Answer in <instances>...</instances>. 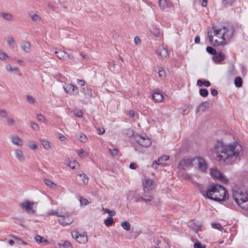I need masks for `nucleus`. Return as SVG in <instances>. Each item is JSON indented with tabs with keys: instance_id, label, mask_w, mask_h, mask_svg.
<instances>
[{
	"instance_id": "1",
	"label": "nucleus",
	"mask_w": 248,
	"mask_h": 248,
	"mask_svg": "<svg viewBox=\"0 0 248 248\" xmlns=\"http://www.w3.org/2000/svg\"><path fill=\"white\" fill-rule=\"evenodd\" d=\"M214 152L218 160L227 162L239 160L243 153L242 146L238 142L225 144L221 141H217L215 144Z\"/></svg>"
},
{
	"instance_id": "2",
	"label": "nucleus",
	"mask_w": 248,
	"mask_h": 248,
	"mask_svg": "<svg viewBox=\"0 0 248 248\" xmlns=\"http://www.w3.org/2000/svg\"><path fill=\"white\" fill-rule=\"evenodd\" d=\"M203 196L212 200L221 202L228 198V194L225 188L218 184H213L208 186Z\"/></svg>"
},
{
	"instance_id": "3",
	"label": "nucleus",
	"mask_w": 248,
	"mask_h": 248,
	"mask_svg": "<svg viewBox=\"0 0 248 248\" xmlns=\"http://www.w3.org/2000/svg\"><path fill=\"white\" fill-rule=\"evenodd\" d=\"M232 197L237 204L244 210H248V195L242 188L234 187L232 188Z\"/></svg>"
},
{
	"instance_id": "4",
	"label": "nucleus",
	"mask_w": 248,
	"mask_h": 248,
	"mask_svg": "<svg viewBox=\"0 0 248 248\" xmlns=\"http://www.w3.org/2000/svg\"><path fill=\"white\" fill-rule=\"evenodd\" d=\"M234 30L232 28L223 27L222 29H220V32L219 34H220V37L218 41L216 39V42H217V45H224L226 44V40L230 39L233 36Z\"/></svg>"
},
{
	"instance_id": "5",
	"label": "nucleus",
	"mask_w": 248,
	"mask_h": 248,
	"mask_svg": "<svg viewBox=\"0 0 248 248\" xmlns=\"http://www.w3.org/2000/svg\"><path fill=\"white\" fill-rule=\"evenodd\" d=\"M194 167L200 172H205L208 168V165L203 158L198 156L194 157Z\"/></svg>"
},
{
	"instance_id": "6",
	"label": "nucleus",
	"mask_w": 248,
	"mask_h": 248,
	"mask_svg": "<svg viewBox=\"0 0 248 248\" xmlns=\"http://www.w3.org/2000/svg\"><path fill=\"white\" fill-rule=\"evenodd\" d=\"M20 207L28 214H34L36 210L37 203L27 200L20 204Z\"/></svg>"
},
{
	"instance_id": "7",
	"label": "nucleus",
	"mask_w": 248,
	"mask_h": 248,
	"mask_svg": "<svg viewBox=\"0 0 248 248\" xmlns=\"http://www.w3.org/2000/svg\"><path fill=\"white\" fill-rule=\"evenodd\" d=\"M213 31H208V34L209 38V42L212 45L214 46H219L220 45H217V42H216V39L219 40L220 38V34H219L220 32V29H216L215 27H213Z\"/></svg>"
},
{
	"instance_id": "8",
	"label": "nucleus",
	"mask_w": 248,
	"mask_h": 248,
	"mask_svg": "<svg viewBox=\"0 0 248 248\" xmlns=\"http://www.w3.org/2000/svg\"><path fill=\"white\" fill-rule=\"evenodd\" d=\"M194 166V157L182 160L178 165V168L186 170Z\"/></svg>"
},
{
	"instance_id": "9",
	"label": "nucleus",
	"mask_w": 248,
	"mask_h": 248,
	"mask_svg": "<svg viewBox=\"0 0 248 248\" xmlns=\"http://www.w3.org/2000/svg\"><path fill=\"white\" fill-rule=\"evenodd\" d=\"M143 189L144 193H149L151 190L155 188L156 184L154 181L150 178H145L143 181Z\"/></svg>"
},
{
	"instance_id": "10",
	"label": "nucleus",
	"mask_w": 248,
	"mask_h": 248,
	"mask_svg": "<svg viewBox=\"0 0 248 248\" xmlns=\"http://www.w3.org/2000/svg\"><path fill=\"white\" fill-rule=\"evenodd\" d=\"M72 237L77 241V242L80 244H86L88 241V238L86 233L80 234L78 232H73L71 234Z\"/></svg>"
},
{
	"instance_id": "11",
	"label": "nucleus",
	"mask_w": 248,
	"mask_h": 248,
	"mask_svg": "<svg viewBox=\"0 0 248 248\" xmlns=\"http://www.w3.org/2000/svg\"><path fill=\"white\" fill-rule=\"evenodd\" d=\"M210 174L216 179H217L224 183H227L228 180L223 176V175L216 168H211L210 169Z\"/></svg>"
},
{
	"instance_id": "12",
	"label": "nucleus",
	"mask_w": 248,
	"mask_h": 248,
	"mask_svg": "<svg viewBox=\"0 0 248 248\" xmlns=\"http://www.w3.org/2000/svg\"><path fill=\"white\" fill-rule=\"evenodd\" d=\"M136 141L140 145L144 147H148L152 144L151 140L146 135L140 136L139 139H137Z\"/></svg>"
},
{
	"instance_id": "13",
	"label": "nucleus",
	"mask_w": 248,
	"mask_h": 248,
	"mask_svg": "<svg viewBox=\"0 0 248 248\" xmlns=\"http://www.w3.org/2000/svg\"><path fill=\"white\" fill-rule=\"evenodd\" d=\"M169 159V156L168 155H163L159 157L157 161H155L153 162L152 165V167L153 168H157V166H166L167 163L166 161Z\"/></svg>"
},
{
	"instance_id": "14",
	"label": "nucleus",
	"mask_w": 248,
	"mask_h": 248,
	"mask_svg": "<svg viewBox=\"0 0 248 248\" xmlns=\"http://www.w3.org/2000/svg\"><path fill=\"white\" fill-rule=\"evenodd\" d=\"M64 91L70 95H76L78 94V87L72 84H67L63 86Z\"/></svg>"
},
{
	"instance_id": "15",
	"label": "nucleus",
	"mask_w": 248,
	"mask_h": 248,
	"mask_svg": "<svg viewBox=\"0 0 248 248\" xmlns=\"http://www.w3.org/2000/svg\"><path fill=\"white\" fill-rule=\"evenodd\" d=\"M60 218L59 219V223L63 226L70 224L73 222L72 218L70 217L68 213H66L65 215L60 216Z\"/></svg>"
},
{
	"instance_id": "16",
	"label": "nucleus",
	"mask_w": 248,
	"mask_h": 248,
	"mask_svg": "<svg viewBox=\"0 0 248 248\" xmlns=\"http://www.w3.org/2000/svg\"><path fill=\"white\" fill-rule=\"evenodd\" d=\"M55 53L60 60H67L66 58L69 57L70 60L73 61V57H69L68 54L64 51L62 50L56 51Z\"/></svg>"
},
{
	"instance_id": "17",
	"label": "nucleus",
	"mask_w": 248,
	"mask_h": 248,
	"mask_svg": "<svg viewBox=\"0 0 248 248\" xmlns=\"http://www.w3.org/2000/svg\"><path fill=\"white\" fill-rule=\"evenodd\" d=\"M5 68L7 70V71L9 72L13 73L18 76L21 75V73L19 71V68L16 66H12L11 65L8 64L6 65Z\"/></svg>"
},
{
	"instance_id": "18",
	"label": "nucleus",
	"mask_w": 248,
	"mask_h": 248,
	"mask_svg": "<svg viewBox=\"0 0 248 248\" xmlns=\"http://www.w3.org/2000/svg\"><path fill=\"white\" fill-rule=\"evenodd\" d=\"M225 55L221 52L218 53H216L215 55L213 56V59L215 62H220L225 60Z\"/></svg>"
},
{
	"instance_id": "19",
	"label": "nucleus",
	"mask_w": 248,
	"mask_h": 248,
	"mask_svg": "<svg viewBox=\"0 0 248 248\" xmlns=\"http://www.w3.org/2000/svg\"><path fill=\"white\" fill-rule=\"evenodd\" d=\"M11 141L14 144L18 146H21L23 144L22 140L19 136L16 135H14L12 136Z\"/></svg>"
},
{
	"instance_id": "20",
	"label": "nucleus",
	"mask_w": 248,
	"mask_h": 248,
	"mask_svg": "<svg viewBox=\"0 0 248 248\" xmlns=\"http://www.w3.org/2000/svg\"><path fill=\"white\" fill-rule=\"evenodd\" d=\"M153 99L156 102H161L163 99V95L159 91L155 90L153 94Z\"/></svg>"
},
{
	"instance_id": "21",
	"label": "nucleus",
	"mask_w": 248,
	"mask_h": 248,
	"mask_svg": "<svg viewBox=\"0 0 248 248\" xmlns=\"http://www.w3.org/2000/svg\"><path fill=\"white\" fill-rule=\"evenodd\" d=\"M158 52L159 55L163 58H166L168 56L167 49L163 45L159 47Z\"/></svg>"
},
{
	"instance_id": "22",
	"label": "nucleus",
	"mask_w": 248,
	"mask_h": 248,
	"mask_svg": "<svg viewBox=\"0 0 248 248\" xmlns=\"http://www.w3.org/2000/svg\"><path fill=\"white\" fill-rule=\"evenodd\" d=\"M22 49L25 52H30L31 51V45L28 42H23L21 44Z\"/></svg>"
},
{
	"instance_id": "23",
	"label": "nucleus",
	"mask_w": 248,
	"mask_h": 248,
	"mask_svg": "<svg viewBox=\"0 0 248 248\" xmlns=\"http://www.w3.org/2000/svg\"><path fill=\"white\" fill-rule=\"evenodd\" d=\"M208 103L207 102L202 103L197 108L196 110V113L200 112L201 111L204 112L208 107Z\"/></svg>"
},
{
	"instance_id": "24",
	"label": "nucleus",
	"mask_w": 248,
	"mask_h": 248,
	"mask_svg": "<svg viewBox=\"0 0 248 248\" xmlns=\"http://www.w3.org/2000/svg\"><path fill=\"white\" fill-rule=\"evenodd\" d=\"M148 193H144L142 196L140 197V199L144 202H151L153 199V197L151 195L147 194Z\"/></svg>"
},
{
	"instance_id": "25",
	"label": "nucleus",
	"mask_w": 248,
	"mask_h": 248,
	"mask_svg": "<svg viewBox=\"0 0 248 248\" xmlns=\"http://www.w3.org/2000/svg\"><path fill=\"white\" fill-rule=\"evenodd\" d=\"M159 5L160 9L162 10H165L169 6L166 0H159Z\"/></svg>"
},
{
	"instance_id": "26",
	"label": "nucleus",
	"mask_w": 248,
	"mask_h": 248,
	"mask_svg": "<svg viewBox=\"0 0 248 248\" xmlns=\"http://www.w3.org/2000/svg\"><path fill=\"white\" fill-rule=\"evenodd\" d=\"M40 142L43 147L46 150H48L51 148L50 143L47 140L41 139Z\"/></svg>"
},
{
	"instance_id": "27",
	"label": "nucleus",
	"mask_w": 248,
	"mask_h": 248,
	"mask_svg": "<svg viewBox=\"0 0 248 248\" xmlns=\"http://www.w3.org/2000/svg\"><path fill=\"white\" fill-rule=\"evenodd\" d=\"M15 154L16 157L19 160L22 161L24 159V156L23 153L21 150H15Z\"/></svg>"
},
{
	"instance_id": "28",
	"label": "nucleus",
	"mask_w": 248,
	"mask_h": 248,
	"mask_svg": "<svg viewBox=\"0 0 248 248\" xmlns=\"http://www.w3.org/2000/svg\"><path fill=\"white\" fill-rule=\"evenodd\" d=\"M192 183L195 187L197 188L201 191L202 195L203 193L206 192V191L204 190L203 186L202 185L199 184L194 181H192Z\"/></svg>"
},
{
	"instance_id": "29",
	"label": "nucleus",
	"mask_w": 248,
	"mask_h": 248,
	"mask_svg": "<svg viewBox=\"0 0 248 248\" xmlns=\"http://www.w3.org/2000/svg\"><path fill=\"white\" fill-rule=\"evenodd\" d=\"M67 165L71 169H75L77 166H79V164L77 161L73 160L69 161L67 163Z\"/></svg>"
},
{
	"instance_id": "30",
	"label": "nucleus",
	"mask_w": 248,
	"mask_h": 248,
	"mask_svg": "<svg viewBox=\"0 0 248 248\" xmlns=\"http://www.w3.org/2000/svg\"><path fill=\"white\" fill-rule=\"evenodd\" d=\"M0 16L7 20L10 21L13 20V16L9 13H1L0 14Z\"/></svg>"
},
{
	"instance_id": "31",
	"label": "nucleus",
	"mask_w": 248,
	"mask_h": 248,
	"mask_svg": "<svg viewBox=\"0 0 248 248\" xmlns=\"http://www.w3.org/2000/svg\"><path fill=\"white\" fill-rule=\"evenodd\" d=\"M211 226L213 228L217 229L220 231H222V230L223 229V228L221 225V224L217 222H213L211 224Z\"/></svg>"
},
{
	"instance_id": "32",
	"label": "nucleus",
	"mask_w": 248,
	"mask_h": 248,
	"mask_svg": "<svg viewBox=\"0 0 248 248\" xmlns=\"http://www.w3.org/2000/svg\"><path fill=\"white\" fill-rule=\"evenodd\" d=\"M234 84L237 87H240L242 85V79L241 78L237 77L234 80Z\"/></svg>"
},
{
	"instance_id": "33",
	"label": "nucleus",
	"mask_w": 248,
	"mask_h": 248,
	"mask_svg": "<svg viewBox=\"0 0 248 248\" xmlns=\"http://www.w3.org/2000/svg\"><path fill=\"white\" fill-rule=\"evenodd\" d=\"M81 92H83L86 95L90 96L92 94L91 89L88 87L87 86L83 87Z\"/></svg>"
},
{
	"instance_id": "34",
	"label": "nucleus",
	"mask_w": 248,
	"mask_h": 248,
	"mask_svg": "<svg viewBox=\"0 0 248 248\" xmlns=\"http://www.w3.org/2000/svg\"><path fill=\"white\" fill-rule=\"evenodd\" d=\"M45 182L46 185L51 188H55L56 187V185L49 179H45Z\"/></svg>"
},
{
	"instance_id": "35",
	"label": "nucleus",
	"mask_w": 248,
	"mask_h": 248,
	"mask_svg": "<svg viewBox=\"0 0 248 248\" xmlns=\"http://www.w3.org/2000/svg\"><path fill=\"white\" fill-rule=\"evenodd\" d=\"M7 41L10 47L13 48L14 47L15 40L13 37L10 36L8 37Z\"/></svg>"
},
{
	"instance_id": "36",
	"label": "nucleus",
	"mask_w": 248,
	"mask_h": 248,
	"mask_svg": "<svg viewBox=\"0 0 248 248\" xmlns=\"http://www.w3.org/2000/svg\"><path fill=\"white\" fill-rule=\"evenodd\" d=\"M79 177H82L83 183L85 184H87L89 181V178L85 173H79L78 174Z\"/></svg>"
},
{
	"instance_id": "37",
	"label": "nucleus",
	"mask_w": 248,
	"mask_h": 248,
	"mask_svg": "<svg viewBox=\"0 0 248 248\" xmlns=\"http://www.w3.org/2000/svg\"><path fill=\"white\" fill-rule=\"evenodd\" d=\"M122 227L126 231L130 230V224L128 221H124L122 223Z\"/></svg>"
},
{
	"instance_id": "38",
	"label": "nucleus",
	"mask_w": 248,
	"mask_h": 248,
	"mask_svg": "<svg viewBox=\"0 0 248 248\" xmlns=\"http://www.w3.org/2000/svg\"><path fill=\"white\" fill-rule=\"evenodd\" d=\"M200 94L203 97H206L208 95V91L206 89H201L199 91Z\"/></svg>"
},
{
	"instance_id": "39",
	"label": "nucleus",
	"mask_w": 248,
	"mask_h": 248,
	"mask_svg": "<svg viewBox=\"0 0 248 248\" xmlns=\"http://www.w3.org/2000/svg\"><path fill=\"white\" fill-rule=\"evenodd\" d=\"M113 218L111 217H108L105 220V224L107 226H110L113 223Z\"/></svg>"
},
{
	"instance_id": "40",
	"label": "nucleus",
	"mask_w": 248,
	"mask_h": 248,
	"mask_svg": "<svg viewBox=\"0 0 248 248\" xmlns=\"http://www.w3.org/2000/svg\"><path fill=\"white\" fill-rule=\"evenodd\" d=\"M77 153L80 157H84L87 155V153L83 149H79L77 151Z\"/></svg>"
},
{
	"instance_id": "41",
	"label": "nucleus",
	"mask_w": 248,
	"mask_h": 248,
	"mask_svg": "<svg viewBox=\"0 0 248 248\" xmlns=\"http://www.w3.org/2000/svg\"><path fill=\"white\" fill-rule=\"evenodd\" d=\"M71 247V244L68 241L64 242L62 245H59V248H69Z\"/></svg>"
},
{
	"instance_id": "42",
	"label": "nucleus",
	"mask_w": 248,
	"mask_h": 248,
	"mask_svg": "<svg viewBox=\"0 0 248 248\" xmlns=\"http://www.w3.org/2000/svg\"><path fill=\"white\" fill-rule=\"evenodd\" d=\"M13 237L15 239V242L16 244L20 245V244H24V245H27V243L23 241L22 240L17 238L16 237L13 236Z\"/></svg>"
},
{
	"instance_id": "43",
	"label": "nucleus",
	"mask_w": 248,
	"mask_h": 248,
	"mask_svg": "<svg viewBox=\"0 0 248 248\" xmlns=\"http://www.w3.org/2000/svg\"><path fill=\"white\" fill-rule=\"evenodd\" d=\"M103 210L105 211V213H107L110 216L113 217L115 215V212L113 210H110L108 209H105L103 208Z\"/></svg>"
},
{
	"instance_id": "44",
	"label": "nucleus",
	"mask_w": 248,
	"mask_h": 248,
	"mask_svg": "<svg viewBox=\"0 0 248 248\" xmlns=\"http://www.w3.org/2000/svg\"><path fill=\"white\" fill-rule=\"evenodd\" d=\"M47 215L49 216L51 215H55L57 217L62 216V215L60 214L59 212H56L54 210H50L47 212Z\"/></svg>"
},
{
	"instance_id": "45",
	"label": "nucleus",
	"mask_w": 248,
	"mask_h": 248,
	"mask_svg": "<svg viewBox=\"0 0 248 248\" xmlns=\"http://www.w3.org/2000/svg\"><path fill=\"white\" fill-rule=\"evenodd\" d=\"M35 240L36 241V242H38L39 243H42L43 242H47V240H45L44 238H43L40 235H37L35 237Z\"/></svg>"
},
{
	"instance_id": "46",
	"label": "nucleus",
	"mask_w": 248,
	"mask_h": 248,
	"mask_svg": "<svg viewBox=\"0 0 248 248\" xmlns=\"http://www.w3.org/2000/svg\"><path fill=\"white\" fill-rule=\"evenodd\" d=\"M28 146L32 150H35L37 146L33 141H31L28 143Z\"/></svg>"
},
{
	"instance_id": "47",
	"label": "nucleus",
	"mask_w": 248,
	"mask_h": 248,
	"mask_svg": "<svg viewBox=\"0 0 248 248\" xmlns=\"http://www.w3.org/2000/svg\"><path fill=\"white\" fill-rule=\"evenodd\" d=\"M206 51L211 54H215L216 53V50L211 46H207Z\"/></svg>"
},
{
	"instance_id": "48",
	"label": "nucleus",
	"mask_w": 248,
	"mask_h": 248,
	"mask_svg": "<svg viewBox=\"0 0 248 248\" xmlns=\"http://www.w3.org/2000/svg\"><path fill=\"white\" fill-rule=\"evenodd\" d=\"M109 153L113 156H116L118 155V151L116 149H110L109 150Z\"/></svg>"
},
{
	"instance_id": "49",
	"label": "nucleus",
	"mask_w": 248,
	"mask_h": 248,
	"mask_svg": "<svg viewBox=\"0 0 248 248\" xmlns=\"http://www.w3.org/2000/svg\"><path fill=\"white\" fill-rule=\"evenodd\" d=\"M80 202L81 205H86L88 204L89 202L86 199H84L83 198L81 197L80 198Z\"/></svg>"
},
{
	"instance_id": "50",
	"label": "nucleus",
	"mask_w": 248,
	"mask_h": 248,
	"mask_svg": "<svg viewBox=\"0 0 248 248\" xmlns=\"http://www.w3.org/2000/svg\"><path fill=\"white\" fill-rule=\"evenodd\" d=\"M79 140L82 142H85L87 140V138L84 134H81L79 137Z\"/></svg>"
},
{
	"instance_id": "51",
	"label": "nucleus",
	"mask_w": 248,
	"mask_h": 248,
	"mask_svg": "<svg viewBox=\"0 0 248 248\" xmlns=\"http://www.w3.org/2000/svg\"><path fill=\"white\" fill-rule=\"evenodd\" d=\"M26 100L28 102L31 104H34L35 102V99L30 95L26 96Z\"/></svg>"
},
{
	"instance_id": "52",
	"label": "nucleus",
	"mask_w": 248,
	"mask_h": 248,
	"mask_svg": "<svg viewBox=\"0 0 248 248\" xmlns=\"http://www.w3.org/2000/svg\"><path fill=\"white\" fill-rule=\"evenodd\" d=\"M31 17L32 20H33L34 21H37V20L40 21L41 20V18L40 17V16L35 14H34L32 15H31Z\"/></svg>"
},
{
	"instance_id": "53",
	"label": "nucleus",
	"mask_w": 248,
	"mask_h": 248,
	"mask_svg": "<svg viewBox=\"0 0 248 248\" xmlns=\"http://www.w3.org/2000/svg\"><path fill=\"white\" fill-rule=\"evenodd\" d=\"M74 114L77 117L80 118L82 117L83 112L80 110H76L74 111Z\"/></svg>"
},
{
	"instance_id": "54",
	"label": "nucleus",
	"mask_w": 248,
	"mask_h": 248,
	"mask_svg": "<svg viewBox=\"0 0 248 248\" xmlns=\"http://www.w3.org/2000/svg\"><path fill=\"white\" fill-rule=\"evenodd\" d=\"M151 32L155 37H158L159 36L160 33L157 29H154L153 31H151Z\"/></svg>"
},
{
	"instance_id": "55",
	"label": "nucleus",
	"mask_w": 248,
	"mask_h": 248,
	"mask_svg": "<svg viewBox=\"0 0 248 248\" xmlns=\"http://www.w3.org/2000/svg\"><path fill=\"white\" fill-rule=\"evenodd\" d=\"M7 58V56L6 54L1 51H0V59L2 60H6V58Z\"/></svg>"
},
{
	"instance_id": "56",
	"label": "nucleus",
	"mask_w": 248,
	"mask_h": 248,
	"mask_svg": "<svg viewBox=\"0 0 248 248\" xmlns=\"http://www.w3.org/2000/svg\"><path fill=\"white\" fill-rule=\"evenodd\" d=\"M205 247V246H203L200 242H196L194 244V247L195 248H204Z\"/></svg>"
},
{
	"instance_id": "57",
	"label": "nucleus",
	"mask_w": 248,
	"mask_h": 248,
	"mask_svg": "<svg viewBox=\"0 0 248 248\" xmlns=\"http://www.w3.org/2000/svg\"><path fill=\"white\" fill-rule=\"evenodd\" d=\"M134 42L136 45H140L141 44V40L138 36H136L134 38Z\"/></svg>"
},
{
	"instance_id": "58",
	"label": "nucleus",
	"mask_w": 248,
	"mask_h": 248,
	"mask_svg": "<svg viewBox=\"0 0 248 248\" xmlns=\"http://www.w3.org/2000/svg\"><path fill=\"white\" fill-rule=\"evenodd\" d=\"M31 127L35 130H38L39 129V126L36 123H31Z\"/></svg>"
},
{
	"instance_id": "59",
	"label": "nucleus",
	"mask_w": 248,
	"mask_h": 248,
	"mask_svg": "<svg viewBox=\"0 0 248 248\" xmlns=\"http://www.w3.org/2000/svg\"><path fill=\"white\" fill-rule=\"evenodd\" d=\"M7 112L4 110H0V115L2 117H6L7 116Z\"/></svg>"
},
{
	"instance_id": "60",
	"label": "nucleus",
	"mask_w": 248,
	"mask_h": 248,
	"mask_svg": "<svg viewBox=\"0 0 248 248\" xmlns=\"http://www.w3.org/2000/svg\"><path fill=\"white\" fill-rule=\"evenodd\" d=\"M7 122L8 124L10 125L15 124V121L13 119L8 118Z\"/></svg>"
},
{
	"instance_id": "61",
	"label": "nucleus",
	"mask_w": 248,
	"mask_h": 248,
	"mask_svg": "<svg viewBox=\"0 0 248 248\" xmlns=\"http://www.w3.org/2000/svg\"><path fill=\"white\" fill-rule=\"evenodd\" d=\"M158 73L159 76L160 77H164L165 73V71L164 70L161 69L158 71Z\"/></svg>"
},
{
	"instance_id": "62",
	"label": "nucleus",
	"mask_w": 248,
	"mask_h": 248,
	"mask_svg": "<svg viewBox=\"0 0 248 248\" xmlns=\"http://www.w3.org/2000/svg\"><path fill=\"white\" fill-rule=\"evenodd\" d=\"M81 55L82 56V57H83V59L84 61H90L91 60L90 58L87 55H86V54H81Z\"/></svg>"
},
{
	"instance_id": "63",
	"label": "nucleus",
	"mask_w": 248,
	"mask_h": 248,
	"mask_svg": "<svg viewBox=\"0 0 248 248\" xmlns=\"http://www.w3.org/2000/svg\"><path fill=\"white\" fill-rule=\"evenodd\" d=\"M98 134L99 135H102L105 132V130L104 128H99L97 130Z\"/></svg>"
},
{
	"instance_id": "64",
	"label": "nucleus",
	"mask_w": 248,
	"mask_h": 248,
	"mask_svg": "<svg viewBox=\"0 0 248 248\" xmlns=\"http://www.w3.org/2000/svg\"><path fill=\"white\" fill-rule=\"evenodd\" d=\"M130 169L135 170L137 168V165L136 163L133 162L131 163L129 166Z\"/></svg>"
}]
</instances>
